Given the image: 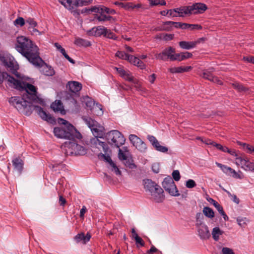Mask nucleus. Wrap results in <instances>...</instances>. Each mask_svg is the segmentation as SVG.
<instances>
[{
  "mask_svg": "<svg viewBox=\"0 0 254 254\" xmlns=\"http://www.w3.org/2000/svg\"><path fill=\"white\" fill-rule=\"evenodd\" d=\"M129 140L132 145L139 151L143 152L146 150L147 148L146 144L136 135H129Z\"/></svg>",
  "mask_w": 254,
  "mask_h": 254,
  "instance_id": "11",
  "label": "nucleus"
},
{
  "mask_svg": "<svg viewBox=\"0 0 254 254\" xmlns=\"http://www.w3.org/2000/svg\"><path fill=\"white\" fill-rule=\"evenodd\" d=\"M198 235L201 239L206 240L210 237L208 227L204 224H201L198 229Z\"/></svg>",
  "mask_w": 254,
  "mask_h": 254,
  "instance_id": "20",
  "label": "nucleus"
},
{
  "mask_svg": "<svg viewBox=\"0 0 254 254\" xmlns=\"http://www.w3.org/2000/svg\"><path fill=\"white\" fill-rule=\"evenodd\" d=\"M119 153H118V157L120 160H127V156L126 153L123 152V150H121V148H119Z\"/></svg>",
  "mask_w": 254,
  "mask_h": 254,
  "instance_id": "48",
  "label": "nucleus"
},
{
  "mask_svg": "<svg viewBox=\"0 0 254 254\" xmlns=\"http://www.w3.org/2000/svg\"><path fill=\"white\" fill-rule=\"evenodd\" d=\"M72 147L74 149L75 153L78 155H83L86 153L85 148L79 144L73 143Z\"/></svg>",
  "mask_w": 254,
  "mask_h": 254,
  "instance_id": "32",
  "label": "nucleus"
},
{
  "mask_svg": "<svg viewBox=\"0 0 254 254\" xmlns=\"http://www.w3.org/2000/svg\"><path fill=\"white\" fill-rule=\"evenodd\" d=\"M134 240L136 245L139 244L141 247L144 246V242H143V240L138 236H135Z\"/></svg>",
  "mask_w": 254,
  "mask_h": 254,
  "instance_id": "58",
  "label": "nucleus"
},
{
  "mask_svg": "<svg viewBox=\"0 0 254 254\" xmlns=\"http://www.w3.org/2000/svg\"><path fill=\"white\" fill-rule=\"evenodd\" d=\"M92 0H73V6L74 7L82 6L83 5H87L92 2Z\"/></svg>",
  "mask_w": 254,
  "mask_h": 254,
  "instance_id": "31",
  "label": "nucleus"
},
{
  "mask_svg": "<svg viewBox=\"0 0 254 254\" xmlns=\"http://www.w3.org/2000/svg\"><path fill=\"white\" fill-rule=\"evenodd\" d=\"M214 71L213 68H210L207 69L203 70L202 74L200 76L204 79L208 80L214 83H216L218 84L222 85L223 84L222 81L220 80L217 77L214 76L212 74V72Z\"/></svg>",
  "mask_w": 254,
  "mask_h": 254,
  "instance_id": "13",
  "label": "nucleus"
},
{
  "mask_svg": "<svg viewBox=\"0 0 254 254\" xmlns=\"http://www.w3.org/2000/svg\"><path fill=\"white\" fill-rule=\"evenodd\" d=\"M1 61L4 66L9 68L10 71L14 74L17 78L23 79V76L17 71L19 68L18 65L13 57L6 56L2 57Z\"/></svg>",
  "mask_w": 254,
  "mask_h": 254,
  "instance_id": "5",
  "label": "nucleus"
},
{
  "mask_svg": "<svg viewBox=\"0 0 254 254\" xmlns=\"http://www.w3.org/2000/svg\"><path fill=\"white\" fill-rule=\"evenodd\" d=\"M230 175H231L232 177L234 178L240 179H242L241 175L237 172H236V171L233 169H232V171L230 172Z\"/></svg>",
  "mask_w": 254,
  "mask_h": 254,
  "instance_id": "62",
  "label": "nucleus"
},
{
  "mask_svg": "<svg viewBox=\"0 0 254 254\" xmlns=\"http://www.w3.org/2000/svg\"><path fill=\"white\" fill-rule=\"evenodd\" d=\"M34 110L43 120L51 124L55 122L54 119L50 114L47 113L41 107L35 106H34Z\"/></svg>",
  "mask_w": 254,
  "mask_h": 254,
  "instance_id": "15",
  "label": "nucleus"
},
{
  "mask_svg": "<svg viewBox=\"0 0 254 254\" xmlns=\"http://www.w3.org/2000/svg\"><path fill=\"white\" fill-rule=\"evenodd\" d=\"M178 16L182 17L184 15L191 14L190 6H184L181 8H176Z\"/></svg>",
  "mask_w": 254,
  "mask_h": 254,
  "instance_id": "30",
  "label": "nucleus"
},
{
  "mask_svg": "<svg viewBox=\"0 0 254 254\" xmlns=\"http://www.w3.org/2000/svg\"><path fill=\"white\" fill-rule=\"evenodd\" d=\"M162 185L164 190L170 195L174 196H178L180 195L176 185L173 179L170 176L166 177L164 179Z\"/></svg>",
  "mask_w": 254,
  "mask_h": 254,
  "instance_id": "7",
  "label": "nucleus"
},
{
  "mask_svg": "<svg viewBox=\"0 0 254 254\" xmlns=\"http://www.w3.org/2000/svg\"><path fill=\"white\" fill-rule=\"evenodd\" d=\"M82 119L90 128L94 136L96 137H101L102 135V133L99 129V125L97 122L87 116H83Z\"/></svg>",
  "mask_w": 254,
  "mask_h": 254,
  "instance_id": "8",
  "label": "nucleus"
},
{
  "mask_svg": "<svg viewBox=\"0 0 254 254\" xmlns=\"http://www.w3.org/2000/svg\"><path fill=\"white\" fill-rule=\"evenodd\" d=\"M51 107L54 111L57 112L62 111L64 108L63 104L60 100L55 101V102L51 104Z\"/></svg>",
  "mask_w": 254,
  "mask_h": 254,
  "instance_id": "34",
  "label": "nucleus"
},
{
  "mask_svg": "<svg viewBox=\"0 0 254 254\" xmlns=\"http://www.w3.org/2000/svg\"><path fill=\"white\" fill-rule=\"evenodd\" d=\"M105 13V12H102L100 13V15L96 14L94 16V19L101 22L107 21V15Z\"/></svg>",
  "mask_w": 254,
  "mask_h": 254,
  "instance_id": "40",
  "label": "nucleus"
},
{
  "mask_svg": "<svg viewBox=\"0 0 254 254\" xmlns=\"http://www.w3.org/2000/svg\"><path fill=\"white\" fill-rule=\"evenodd\" d=\"M215 164L217 166L220 168L224 173L230 175V172L232 171V168L218 162H216Z\"/></svg>",
  "mask_w": 254,
  "mask_h": 254,
  "instance_id": "39",
  "label": "nucleus"
},
{
  "mask_svg": "<svg viewBox=\"0 0 254 254\" xmlns=\"http://www.w3.org/2000/svg\"><path fill=\"white\" fill-rule=\"evenodd\" d=\"M237 221L238 224L240 226H242L243 225L246 224L247 219L246 218H238L237 219Z\"/></svg>",
  "mask_w": 254,
  "mask_h": 254,
  "instance_id": "64",
  "label": "nucleus"
},
{
  "mask_svg": "<svg viewBox=\"0 0 254 254\" xmlns=\"http://www.w3.org/2000/svg\"><path fill=\"white\" fill-rule=\"evenodd\" d=\"M25 23L26 21H25L24 18L21 17L17 18L14 21L15 25H19L21 27L23 26Z\"/></svg>",
  "mask_w": 254,
  "mask_h": 254,
  "instance_id": "47",
  "label": "nucleus"
},
{
  "mask_svg": "<svg viewBox=\"0 0 254 254\" xmlns=\"http://www.w3.org/2000/svg\"><path fill=\"white\" fill-rule=\"evenodd\" d=\"M116 56L121 59L125 60L128 61L130 55L126 54L123 51H119L116 53Z\"/></svg>",
  "mask_w": 254,
  "mask_h": 254,
  "instance_id": "41",
  "label": "nucleus"
},
{
  "mask_svg": "<svg viewBox=\"0 0 254 254\" xmlns=\"http://www.w3.org/2000/svg\"><path fill=\"white\" fill-rule=\"evenodd\" d=\"M202 41H203V38H199L195 41H181L179 43V45L183 49L190 50L195 48Z\"/></svg>",
  "mask_w": 254,
  "mask_h": 254,
  "instance_id": "16",
  "label": "nucleus"
},
{
  "mask_svg": "<svg viewBox=\"0 0 254 254\" xmlns=\"http://www.w3.org/2000/svg\"><path fill=\"white\" fill-rule=\"evenodd\" d=\"M103 5H98V6L95 5V6L91 7L90 8V10L91 12H94L98 13L100 14V13H102L103 12Z\"/></svg>",
  "mask_w": 254,
  "mask_h": 254,
  "instance_id": "45",
  "label": "nucleus"
},
{
  "mask_svg": "<svg viewBox=\"0 0 254 254\" xmlns=\"http://www.w3.org/2000/svg\"><path fill=\"white\" fill-rule=\"evenodd\" d=\"M12 163L14 169L20 173L22 170L23 166L22 160L19 157L15 158L12 160Z\"/></svg>",
  "mask_w": 254,
  "mask_h": 254,
  "instance_id": "28",
  "label": "nucleus"
},
{
  "mask_svg": "<svg viewBox=\"0 0 254 254\" xmlns=\"http://www.w3.org/2000/svg\"><path fill=\"white\" fill-rule=\"evenodd\" d=\"M109 165L111 167V170L114 171L117 175H121V171L113 161H112L111 163H110Z\"/></svg>",
  "mask_w": 254,
  "mask_h": 254,
  "instance_id": "43",
  "label": "nucleus"
},
{
  "mask_svg": "<svg viewBox=\"0 0 254 254\" xmlns=\"http://www.w3.org/2000/svg\"><path fill=\"white\" fill-rule=\"evenodd\" d=\"M74 43L75 45L79 47L83 46L87 47L91 45L90 41L80 38H76L74 41Z\"/></svg>",
  "mask_w": 254,
  "mask_h": 254,
  "instance_id": "29",
  "label": "nucleus"
},
{
  "mask_svg": "<svg viewBox=\"0 0 254 254\" xmlns=\"http://www.w3.org/2000/svg\"><path fill=\"white\" fill-rule=\"evenodd\" d=\"M192 67L191 66H179V67H173L169 68V71L172 73H182L184 72H187L190 70Z\"/></svg>",
  "mask_w": 254,
  "mask_h": 254,
  "instance_id": "26",
  "label": "nucleus"
},
{
  "mask_svg": "<svg viewBox=\"0 0 254 254\" xmlns=\"http://www.w3.org/2000/svg\"><path fill=\"white\" fill-rule=\"evenodd\" d=\"M9 102L19 112L22 113H24L27 108L31 110L32 107L30 103L20 97H12L9 99Z\"/></svg>",
  "mask_w": 254,
  "mask_h": 254,
  "instance_id": "6",
  "label": "nucleus"
},
{
  "mask_svg": "<svg viewBox=\"0 0 254 254\" xmlns=\"http://www.w3.org/2000/svg\"><path fill=\"white\" fill-rule=\"evenodd\" d=\"M243 60L247 62L248 63L254 64V57L253 56L244 57Z\"/></svg>",
  "mask_w": 254,
  "mask_h": 254,
  "instance_id": "63",
  "label": "nucleus"
},
{
  "mask_svg": "<svg viewBox=\"0 0 254 254\" xmlns=\"http://www.w3.org/2000/svg\"><path fill=\"white\" fill-rule=\"evenodd\" d=\"M91 237V236L89 233H87L86 235H84L83 233H81L75 236L74 240L77 243L82 241L83 244H86L89 241Z\"/></svg>",
  "mask_w": 254,
  "mask_h": 254,
  "instance_id": "24",
  "label": "nucleus"
},
{
  "mask_svg": "<svg viewBox=\"0 0 254 254\" xmlns=\"http://www.w3.org/2000/svg\"><path fill=\"white\" fill-rule=\"evenodd\" d=\"M103 12H105L107 14H115L116 13V11L113 9H110L104 6H103Z\"/></svg>",
  "mask_w": 254,
  "mask_h": 254,
  "instance_id": "56",
  "label": "nucleus"
},
{
  "mask_svg": "<svg viewBox=\"0 0 254 254\" xmlns=\"http://www.w3.org/2000/svg\"><path fill=\"white\" fill-rule=\"evenodd\" d=\"M15 49L33 65H39L43 62L39 57L38 47L25 37L21 36L17 38Z\"/></svg>",
  "mask_w": 254,
  "mask_h": 254,
  "instance_id": "1",
  "label": "nucleus"
},
{
  "mask_svg": "<svg viewBox=\"0 0 254 254\" xmlns=\"http://www.w3.org/2000/svg\"><path fill=\"white\" fill-rule=\"evenodd\" d=\"M59 1L69 10L73 9L72 5L73 0H58Z\"/></svg>",
  "mask_w": 254,
  "mask_h": 254,
  "instance_id": "35",
  "label": "nucleus"
},
{
  "mask_svg": "<svg viewBox=\"0 0 254 254\" xmlns=\"http://www.w3.org/2000/svg\"><path fill=\"white\" fill-rule=\"evenodd\" d=\"M207 199L210 203H212L215 206L219 212H220L223 209V207L213 198L210 197Z\"/></svg>",
  "mask_w": 254,
  "mask_h": 254,
  "instance_id": "42",
  "label": "nucleus"
},
{
  "mask_svg": "<svg viewBox=\"0 0 254 254\" xmlns=\"http://www.w3.org/2000/svg\"><path fill=\"white\" fill-rule=\"evenodd\" d=\"M192 54L190 53L186 52L181 53L175 54L174 61H178L181 62L185 60L191 58Z\"/></svg>",
  "mask_w": 254,
  "mask_h": 254,
  "instance_id": "25",
  "label": "nucleus"
},
{
  "mask_svg": "<svg viewBox=\"0 0 254 254\" xmlns=\"http://www.w3.org/2000/svg\"><path fill=\"white\" fill-rule=\"evenodd\" d=\"M143 182L145 189L149 191L152 195L156 193L160 194L163 192L162 189L150 179L143 180Z\"/></svg>",
  "mask_w": 254,
  "mask_h": 254,
  "instance_id": "9",
  "label": "nucleus"
},
{
  "mask_svg": "<svg viewBox=\"0 0 254 254\" xmlns=\"http://www.w3.org/2000/svg\"><path fill=\"white\" fill-rule=\"evenodd\" d=\"M115 69L118 71L120 76L126 80L134 84H138V80L132 76L129 71L125 70L122 67H115Z\"/></svg>",
  "mask_w": 254,
  "mask_h": 254,
  "instance_id": "12",
  "label": "nucleus"
},
{
  "mask_svg": "<svg viewBox=\"0 0 254 254\" xmlns=\"http://www.w3.org/2000/svg\"><path fill=\"white\" fill-rule=\"evenodd\" d=\"M26 23L29 25L28 27V29H30L31 28H34L37 26V23L34 20V19L31 18H28L26 20Z\"/></svg>",
  "mask_w": 254,
  "mask_h": 254,
  "instance_id": "44",
  "label": "nucleus"
},
{
  "mask_svg": "<svg viewBox=\"0 0 254 254\" xmlns=\"http://www.w3.org/2000/svg\"><path fill=\"white\" fill-rule=\"evenodd\" d=\"M139 60L140 59L138 58L134 57V56H132V55H130L129 58V59H128V61L130 63L136 66L138 61H139Z\"/></svg>",
  "mask_w": 254,
  "mask_h": 254,
  "instance_id": "52",
  "label": "nucleus"
},
{
  "mask_svg": "<svg viewBox=\"0 0 254 254\" xmlns=\"http://www.w3.org/2000/svg\"><path fill=\"white\" fill-rule=\"evenodd\" d=\"M173 180L175 181H179L180 180L181 176L178 170H174L172 173Z\"/></svg>",
  "mask_w": 254,
  "mask_h": 254,
  "instance_id": "53",
  "label": "nucleus"
},
{
  "mask_svg": "<svg viewBox=\"0 0 254 254\" xmlns=\"http://www.w3.org/2000/svg\"><path fill=\"white\" fill-rule=\"evenodd\" d=\"M196 185L195 181L193 180L190 179L186 182V186L189 189H191L195 187Z\"/></svg>",
  "mask_w": 254,
  "mask_h": 254,
  "instance_id": "51",
  "label": "nucleus"
},
{
  "mask_svg": "<svg viewBox=\"0 0 254 254\" xmlns=\"http://www.w3.org/2000/svg\"><path fill=\"white\" fill-rule=\"evenodd\" d=\"M67 86L69 90L75 93L79 92L82 89V84L77 81H69Z\"/></svg>",
  "mask_w": 254,
  "mask_h": 254,
  "instance_id": "23",
  "label": "nucleus"
},
{
  "mask_svg": "<svg viewBox=\"0 0 254 254\" xmlns=\"http://www.w3.org/2000/svg\"><path fill=\"white\" fill-rule=\"evenodd\" d=\"M223 232L221 231L219 227H215L213 229L212 235L213 239L218 241L219 239V236L222 235Z\"/></svg>",
  "mask_w": 254,
  "mask_h": 254,
  "instance_id": "36",
  "label": "nucleus"
},
{
  "mask_svg": "<svg viewBox=\"0 0 254 254\" xmlns=\"http://www.w3.org/2000/svg\"><path fill=\"white\" fill-rule=\"evenodd\" d=\"M163 25L164 26L165 25L169 26L170 27L174 26L176 28H180L184 29H189L190 28V24L178 22L166 21L163 23Z\"/></svg>",
  "mask_w": 254,
  "mask_h": 254,
  "instance_id": "22",
  "label": "nucleus"
},
{
  "mask_svg": "<svg viewBox=\"0 0 254 254\" xmlns=\"http://www.w3.org/2000/svg\"><path fill=\"white\" fill-rule=\"evenodd\" d=\"M221 254H235L233 250L227 247L222 248Z\"/></svg>",
  "mask_w": 254,
  "mask_h": 254,
  "instance_id": "54",
  "label": "nucleus"
},
{
  "mask_svg": "<svg viewBox=\"0 0 254 254\" xmlns=\"http://www.w3.org/2000/svg\"><path fill=\"white\" fill-rule=\"evenodd\" d=\"M7 80L8 85L13 87L16 79L9 75L6 72H1L0 70V84H2L3 80Z\"/></svg>",
  "mask_w": 254,
  "mask_h": 254,
  "instance_id": "21",
  "label": "nucleus"
},
{
  "mask_svg": "<svg viewBox=\"0 0 254 254\" xmlns=\"http://www.w3.org/2000/svg\"><path fill=\"white\" fill-rule=\"evenodd\" d=\"M168 10H169L168 14L170 16H172V17H178V13H177L178 11H177L176 8H174L173 9H169Z\"/></svg>",
  "mask_w": 254,
  "mask_h": 254,
  "instance_id": "60",
  "label": "nucleus"
},
{
  "mask_svg": "<svg viewBox=\"0 0 254 254\" xmlns=\"http://www.w3.org/2000/svg\"><path fill=\"white\" fill-rule=\"evenodd\" d=\"M176 50L175 49L169 47L165 48L161 53L155 55V58L157 59L166 61L168 59L170 61H174Z\"/></svg>",
  "mask_w": 254,
  "mask_h": 254,
  "instance_id": "10",
  "label": "nucleus"
},
{
  "mask_svg": "<svg viewBox=\"0 0 254 254\" xmlns=\"http://www.w3.org/2000/svg\"><path fill=\"white\" fill-rule=\"evenodd\" d=\"M98 157L99 158H102L104 160H105L106 162H107L109 164H110V163H111L112 161L111 158L110 157V156L109 155H106L103 153H100L99 155H98Z\"/></svg>",
  "mask_w": 254,
  "mask_h": 254,
  "instance_id": "50",
  "label": "nucleus"
},
{
  "mask_svg": "<svg viewBox=\"0 0 254 254\" xmlns=\"http://www.w3.org/2000/svg\"><path fill=\"white\" fill-rule=\"evenodd\" d=\"M154 147L156 150L163 153L167 152L168 150V148L167 147L161 145L159 142H158V144H156Z\"/></svg>",
  "mask_w": 254,
  "mask_h": 254,
  "instance_id": "46",
  "label": "nucleus"
},
{
  "mask_svg": "<svg viewBox=\"0 0 254 254\" xmlns=\"http://www.w3.org/2000/svg\"><path fill=\"white\" fill-rule=\"evenodd\" d=\"M36 66L40 67V71L45 75L53 76L55 74V70L52 66L48 65L46 63L43 62L39 65H34Z\"/></svg>",
  "mask_w": 254,
  "mask_h": 254,
  "instance_id": "18",
  "label": "nucleus"
},
{
  "mask_svg": "<svg viewBox=\"0 0 254 254\" xmlns=\"http://www.w3.org/2000/svg\"><path fill=\"white\" fill-rule=\"evenodd\" d=\"M141 7V4H134L132 2H126L123 8L126 10H131L134 8H139Z\"/></svg>",
  "mask_w": 254,
  "mask_h": 254,
  "instance_id": "37",
  "label": "nucleus"
},
{
  "mask_svg": "<svg viewBox=\"0 0 254 254\" xmlns=\"http://www.w3.org/2000/svg\"><path fill=\"white\" fill-rule=\"evenodd\" d=\"M104 36L109 39L114 40H116L117 39V37L116 36V35L108 29L107 32L106 33V34L104 35Z\"/></svg>",
  "mask_w": 254,
  "mask_h": 254,
  "instance_id": "57",
  "label": "nucleus"
},
{
  "mask_svg": "<svg viewBox=\"0 0 254 254\" xmlns=\"http://www.w3.org/2000/svg\"><path fill=\"white\" fill-rule=\"evenodd\" d=\"M214 146L216 147V148L217 149H218L223 152H227L232 156H237V154L236 152V151L234 149H229L227 147L223 146V145H221L220 144H218L217 143H216L214 144Z\"/></svg>",
  "mask_w": 254,
  "mask_h": 254,
  "instance_id": "27",
  "label": "nucleus"
},
{
  "mask_svg": "<svg viewBox=\"0 0 254 254\" xmlns=\"http://www.w3.org/2000/svg\"><path fill=\"white\" fill-rule=\"evenodd\" d=\"M244 145L246 146V152L247 153L254 154V146L250 144H244Z\"/></svg>",
  "mask_w": 254,
  "mask_h": 254,
  "instance_id": "59",
  "label": "nucleus"
},
{
  "mask_svg": "<svg viewBox=\"0 0 254 254\" xmlns=\"http://www.w3.org/2000/svg\"><path fill=\"white\" fill-rule=\"evenodd\" d=\"M58 123L61 125H64L65 127L64 128L58 127L54 128V133L57 137L71 139L73 138L77 132L79 133L74 127L68 123L67 121L62 118H59Z\"/></svg>",
  "mask_w": 254,
  "mask_h": 254,
  "instance_id": "2",
  "label": "nucleus"
},
{
  "mask_svg": "<svg viewBox=\"0 0 254 254\" xmlns=\"http://www.w3.org/2000/svg\"><path fill=\"white\" fill-rule=\"evenodd\" d=\"M147 139L150 142L153 147L156 145L158 144L159 141L153 135H149L147 136Z\"/></svg>",
  "mask_w": 254,
  "mask_h": 254,
  "instance_id": "49",
  "label": "nucleus"
},
{
  "mask_svg": "<svg viewBox=\"0 0 254 254\" xmlns=\"http://www.w3.org/2000/svg\"><path fill=\"white\" fill-rule=\"evenodd\" d=\"M232 87L241 92H246L249 90V89L244 86L243 84L239 82H235L232 83Z\"/></svg>",
  "mask_w": 254,
  "mask_h": 254,
  "instance_id": "33",
  "label": "nucleus"
},
{
  "mask_svg": "<svg viewBox=\"0 0 254 254\" xmlns=\"http://www.w3.org/2000/svg\"><path fill=\"white\" fill-rule=\"evenodd\" d=\"M203 213L205 216L212 218L214 217V212L213 210L209 207H204L203 209Z\"/></svg>",
  "mask_w": 254,
  "mask_h": 254,
  "instance_id": "38",
  "label": "nucleus"
},
{
  "mask_svg": "<svg viewBox=\"0 0 254 254\" xmlns=\"http://www.w3.org/2000/svg\"><path fill=\"white\" fill-rule=\"evenodd\" d=\"M201 141L207 145H212L214 146V144L216 143L215 142L213 141L210 139L204 138V139H202Z\"/></svg>",
  "mask_w": 254,
  "mask_h": 254,
  "instance_id": "61",
  "label": "nucleus"
},
{
  "mask_svg": "<svg viewBox=\"0 0 254 254\" xmlns=\"http://www.w3.org/2000/svg\"><path fill=\"white\" fill-rule=\"evenodd\" d=\"M24 77L23 79H17L15 81V83L13 88L18 90L19 91H25L27 94L32 96L31 99L35 100L36 99L37 97V88L34 85L24 82Z\"/></svg>",
  "mask_w": 254,
  "mask_h": 254,
  "instance_id": "3",
  "label": "nucleus"
},
{
  "mask_svg": "<svg viewBox=\"0 0 254 254\" xmlns=\"http://www.w3.org/2000/svg\"><path fill=\"white\" fill-rule=\"evenodd\" d=\"M107 32V29L101 26L94 27L88 31L89 35L97 37L101 35L104 36Z\"/></svg>",
  "mask_w": 254,
  "mask_h": 254,
  "instance_id": "19",
  "label": "nucleus"
},
{
  "mask_svg": "<svg viewBox=\"0 0 254 254\" xmlns=\"http://www.w3.org/2000/svg\"><path fill=\"white\" fill-rule=\"evenodd\" d=\"M236 164L241 165V167L246 170L254 171V163L251 162L246 158L242 156L237 157Z\"/></svg>",
  "mask_w": 254,
  "mask_h": 254,
  "instance_id": "14",
  "label": "nucleus"
},
{
  "mask_svg": "<svg viewBox=\"0 0 254 254\" xmlns=\"http://www.w3.org/2000/svg\"><path fill=\"white\" fill-rule=\"evenodd\" d=\"M125 161H126L125 162V164L127 167L130 169L135 167V165L132 163V160L131 159L127 158V160Z\"/></svg>",
  "mask_w": 254,
  "mask_h": 254,
  "instance_id": "55",
  "label": "nucleus"
},
{
  "mask_svg": "<svg viewBox=\"0 0 254 254\" xmlns=\"http://www.w3.org/2000/svg\"><path fill=\"white\" fill-rule=\"evenodd\" d=\"M106 137L109 144L117 148H120L126 141L124 135L117 130H113L107 133Z\"/></svg>",
  "mask_w": 254,
  "mask_h": 254,
  "instance_id": "4",
  "label": "nucleus"
},
{
  "mask_svg": "<svg viewBox=\"0 0 254 254\" xmlns=\"http://www.w3.org/2000/svg\"><path fill=\"white\" fill-rule=\"evenodd\" d=\"M190 14L202 13L207 8L206 4L202 3H195L190 5Z\"/></svg>",
  "mask_w": 254,
  "mask_h": 254,
  "instance_id": "17",
  "label": "nucleus"
}]
</instances>
